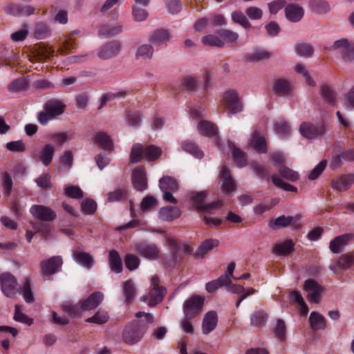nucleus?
Instances as JSON below:
<instances>
[{"mask_svg":"<svg viewBox=\"0 0 354 354\" xmlns=\"http://www.w3.org/2000/svg\"><path fill=\"white\" fill-rule=\"evenodd\" d=\"M104 295L102 292H95L84 300L80 304V306L79 305H65L63 306V310L75 316L79 314L80 310L86 311L96 308L102 303Z\"/></svg>","mask_w":354,"mask_h":354,"instance_id":"1","label":"nucleus"},{"mask_svg":"<svg viewBox=\"0 0 354 354\" xmlns=\"http://www.w3.org/2000/svg\"><path fill=\"white\" fill-rule=\"evenodd\" d=\"M221 104L228 115H234L243 111V104L239 93L234 89H230L223 94Z\"/></svg>","mask_w":354,"mask_h":354,"instance_id":"2","label":"nucleus"},{"mask_svg":"<svg viewBox=\"0 0 354 354\" xmlns=\"http://www.w3.org/2000/svg\"><path fill=\"white\" fill-rule=\"evenodd\" d=\"M206 192H198L192 197L194 207L198 211H203L207 213L214 214V210L222 206L221 201H216L205 204Z\"/></svg>","mask_w":354,"mask_h":354,"instance_id":"3","label":"nucleus"},{"mask_svg":"<svg viewBox=\"0 0 354 354\" xmlns=\"http://www.w3.org/2000/svg\"><path fill=\"white\" fill-rule=\"evenodd\" d=\"M205 299L199 295H193L183 304L184 316L195 317L203 311Z\"/></svg>","mask_w":354,"mask_h":354,"instance_id":"4","label":"nucleus"},{"mask_svg":"<svg viewBox=\"0 0 354 354\" xmlns=\"http://www.w3.org/2000/svg\"><path fill=\"white\" fill-rule=\"evenodd\" d=\"M0 281L1 290L8 297L14 298L20 290L16 278L11 274H2Z\"/></svg>","mask_w":354,"mask_h":354,"instance_id":"5","label":"nucleus"},{"mask_svg":"<svg viewBox=\"0 0 354 354\" xmlns=\"http://www.w3.org/2000/svg\"><path fill=\"white\" fill-rule=\"evenodd\" d=\"M141 322L136 321L126 326L122 333V338L126 344L131 345L141 339L144 334V330L140 328Z\"/></svg>","mask_w":354,"mask_h":354,"instance_id":"6","label":"nucleus"},{"mask_svg":"<svg viewBox=\"0 0 354 354\" xmlns=\"http://www.w3.org/2000/svg\"><path fill=\"white\" fill-rule=\"evenodd\" d=\"M122 50V44L118 40H112L99 48L97 56L102 59H109L117 56Z\"/></svg>","mask_w":354,"mask_h":354,"instance_id":"7","label":"nucleus"},{"mask_svg":"<svg viewBox=\"0 0 354 354\" xmlns=\"http://www.w3.org/2000/svg\"><path fill=\"white\" fill-rule=\"evenodd\" d=\"M63 261L60 256H54L40 262V270L44 275L50 276L60 270Z\"/></svg>","mask_w":354,"mask_h":354,"instance_id":"8","label":"nucleus"},{"mask_svg":"<svg viewBox=\"0 0 354 354\" xmlns=\"http://www.w3.org/2000/svg\"><path fill=\"white\" fill-rule=\"evenodd\" d=\"M299 131L304 137L313 139L323 136L326 132V127L324 124H314L310 122H303L300 125Z\"/></svg>","mask_w":354,"mask_h":354,"instance_id":"9","label":"nucleus"},{"mask_svg":"<svg viewBox=\"0 0 354 354\" xmlns=\"http://www.w3.org/2000/svg\"><path fill=\"white\" fill-rule=\"evenodd\" d=\"M304 289L309 292L308 299L309 301L315 304L319 303L321 300V294L324 290V288L319 285L315 279H308L306 280Z\"/></svg>","mask_w":354,"mask_h":354,"instance_id":"10","label":"nucleus"},{"mask_svg":"<svg viewBox=\"0 0 354 354\" xmlns=\"http://www.w3.org/2000/svg\"><path fill=\"white\" fill-rule=\"evenodd\" d=\"M30 213L35 218L46 222L54 221L57 214L50 207L42 205H34L30 207Z\"/></svg>","mask_w":354,"mask_h":354,"instance_id":"11","label":"nucleus"},{"mask_svg":"<svg viewBox=\"0 0 354 354\" xmlns=\"http://www.w3.org/2000/svg\"><path fill=\"white\" fill-rule=\"evenodd\" d=\"M333 48L339 50L345 62L354 63V43H348L346 39H342L334 42Z\"/></svg>","mask_w":354,"mask_h":354,"instance_id":"12","label":"nucleus"},{"mask_svg":"<svg viewBox=\"0 0 354 354\" xmlns=\"http://www.w3.org/2000/svg\"><path fill=\"white\" fill-rule=\"evenodd\" d=\"M132 183L134 188L138 192H142L147 188V178L145 169L138 167L132 172Z\"/></svg>","mask_w":354,"mask_h":354,"instance_id":"13","label":"nucleus"},{"mask_svg":"<svg viewBox=\"0 0 354 354\" xmlns=\"http://www.w3.org/2000/svg\"><path fill=\"white\" fill-rule=\"evenodd\" d=\"M354 183V174H344L331 180L330 186L334 190L345 192Z\"/></svg>","mask_w":354,"mask_h":354,"instance_id":"14","label":"nucleus"},{"mask_svg":"<svg viewBox=\"0 0 354 354\" xmlns=\"http://www.w3.org/2000/svg\"><path fill=\"white\" fill-rule=\"evenodd\" d=\"M353 234H344L332 239L329 244L330 250L335 254L343 252L344 248L353 239Z\"/></svg>","mask_w":354,"mask_h":354,"instance_id":"15","label":"nucleus"},{"mask_svg":"<svg viewBox=\"0 0 354 354\" xmlns=\"http://www.w3.org/2000/svg\"><path fill=\"white\" fill-rule=\"evenodd\" d=\"M222 181L221 190L225 194H230L234 192L236 188L235 181L233 180L229 168L224 165L221 174Z\"/></svg>","mask_w":354,"mask_h":354,"instance_id":"16","label":"nucleus"},{"mask_svg":"<svg viewBox=\"0 0 354 354\" xmlns=\"http://www.w3.org/2000/svg\"><path fill=\"white\" fill-rule=\"evenodd\" d=\"M123 31V26L120 23H106L102 24L98 30V35L105 38H111L120 34Z\"/></svg>","mask_w":354,"mask_h":354,"instance_id":"17","label":"nucleus"},{"mask_svg":"<svg viewBox=\"0 0 354 354\" xmlns=\"http://www.w3.org/2000/svg\"><path fill=\"white\" fill-rule=\"evenodd\" d=\"M218 324V315L216 311L211 310L207 312L203 319L202 332L207 335L213 331Z\"/></svg>","mask_w":354,"mask_h":354,"instance_id":"18","label":"nucleus"},{"mask_svg":"<svg viewBox=\"0 0 354 354\" xmlns=\"http://www.w3.org/2000/svg\"><path fill=\"white\" fill-rule=\"evenodd\" d=\"M170 38V32L168 30L158 28L151 34L149 41L152 45L159 46L166 44Z\"/></svg>","mask_w":354,"mask_h":354,"instance_id":"19","label":"nucleus"},{"mask_svg":"<svg viewBox=\"0 0 354 354\" xmlns=\"http://www.w3.org/2000/svg\"><path fill=\"white\" fill-rule=\"evenodd\" d=\"M35 8L31 6L10 4L6 8V12L13 16H30L34 14Z\"/></svg>","mask_w":354,"mask_h":354,"instance_id":"20","label":"nucleus"},{"mask_svg":"<svg viewBox=\"0 0 354 354\" xmlns=\"http://www.w3.org/2000/svg\"><path fill=\"white\" fill-rule=\"evenodd\" d=\"M285 14L290 21L296 23L302 19L304 10L296 4H289L285 8Z\"/></svg>","mask_w":354,"mask_h":354,"instance_id":"21","label":"nucleus"},{"mask_svg":"<svg viewBox=\"0 0 354 354\" xmlns=\"http://www.w3.org/2000/svg\"><path fill=\"white\" fill-rule=\"evenodd\" d=\"M219 241L214 239H206L197 248L194 254L195 258H203L207 253L209 252L213 248L217 247Z\"/></svg>","mask_w":354,"mask_h":354,"instance_id":"22","label":"nucleus"},{"mask_svg":"<svg viewBox=\"0 0 354 354\" xmlns=\"http://www.w3.org/2000/svg\"><path fill=\"white\" fill-rule=\"evenodd\" d=\"M295 243L292 240L288 239L276 244L272 252L276 255L288 256L295 250Z\"/></svg>","mask_w":354,"mask_h":354,"instance_id":"23","label":"nucleus"},{"mask_svg":"<svg viewBox=\"0 0 354 354\" xmlns=\"http://www.w3.org/2000/svg\"><path fill=\"white\" fill-rule=\"evenodd\" d=\"M137 249L139 254L146 259L153 260L159 257V250L155 244L140 245Z\"/></svg>","mask_w":354,"mask_h":354,"instance_id":"24","label":"nucleus"},{"mask_svg":"<svg viewBox=\"0 0 354 354\" xmlns=\"http://www.w3.org/2000/svg\"><path fill=\"white\" fill-rule=\"evenodd\" d=\"M74 260L87 269L91 268L94 263L93 257L87 252L75 251L73 254Z\"/></svg>","mask_w":354,"mask_h":354,"instance_id":"25","label":"nucleus"},{"mask_svg":"<svg viewBox=\"0 0 354 354\" xmlns=\"http://www.w3.org/2000/svg\"><path fill=\"white\" fill-rule=\"evenodd\" d=\"M65 105L59 100H50L45 104V110L48 111L54 118L64 113Z\"/></svg>","mask_w":354,"mask_h":354,"instance_id":"26","label":"nucleus"},{"mask_svg":"<svg viewBox=\"0 0 354 354\" xmlns=\"http://www.w3.org/2000/svg\"><path fill=\"white\" fill-rule=\"evenodd\" d=\"M93 140L96 145L104 150H111L113 148V141L111 137L104 131L95 133Z\"/></svg>","mask_w":354,"mask_h":354,"instance_id":"27","label":"nucleus"},{"mask_svg":"<svg viewBox=\"0 0 354 354\" xmlns=\"http://www.w3.org/2000/svg\"><path fill=\"white\" fill-rule=\"evenodd\" d=\"M55 153V147L50 145H46L39 153L37 156L39 161L44 165L48 166L52 162L53 155Z\"/></svg>","mask_w":354,"mask_h":354,"instance_id":"28","label":"nucleus"},{"mask_svg":"<svg viewBox=\"0 0 354 354\" xmlns=\"http://www.w3.org/2000/svg\"><path fill=\"white\" fill-rule=\"evenodd\" d=\"M181 147L183 151L190 153L196 158L201 159L204 156L203 151L191 140L183 141L181 144Z\"/></svg>","mask_w":354,"mask_h":354,"instance_id":"29","label":"nucleus"},{"mask_svg":"<svg viewBox=\"0 0 354 354\" xmlns=\"http://www.w3.org/2000/svg\"><path fill=\"white\" fill-rule=\"evenodd\" d=\"M309 322L313 330L324 329L326 327L325 317L319 313L313 311L309 316Z\"/></svg>","mask_w":354,"mask_h":354,"instance_id":"30","label":"nucleus"},{"mask_svg":"<svg viewBox=\"0 0 354 354\" xmlns=\"http://www.w3.org/2000/svg\"><path fill=\"white\" fill-rule=\"evenodd\" d=\"M231 283V280L227 275H221L217 279L212 280L206 283L205 289L209 293H212L222 286H227Z\"/></svg>","mask_w":354,"mask_h":354,"instance_id":"31","label":"nucleus"},{"mask_svg":"<svg viewBox=\"0 0 354 354\" xmlns=\"http://www.w3.org/2000/svg\"><path fill=\"white\" fill-rule=\"evenodd\" d=\"M271 53L266 50H257L243 56V60L248 62H257L270 59Z\"/></svg>","mask_w":354,"mask_h":354,"instance_id":"32","label":"nucleus"},{"mask_svg":"<svg viewBox=\"0 0 354 354\" xmlns=\"http://www.w3.org/2000/svg\"><path fill=\"white\" fill-rule=\"evenodd\" d=\"M198 130L201 135L207 137L216 136L218 132L217 127L207 120H203L198 123Z\"/></svg>","mask_w":354,"mask_h":354,"instance_id":"33","label":"nucleus"},{"mask_svg":"<svg viewBox=\"0 0 354 354\" xmlns=\"http://www.w3.org/2000/svg\"><path fill=\"white\" fill-rule=\"evenodd\" d=\"M153 47L151 44H145L139 46L136 52L137 59L148 60L153 57Z\"/></svg>","mask_w":354,"mask_h":354,"instance_id":"34","label":"nucleus"},{"mask_svg":"<svg viewBox=\"0 0 354 354\" xmlns=\"http://www.w3.org/2000/svg\"><path fill=\"white\" fill-rule=\"evenodd\" d=\"M109 263L110 268L113 272L115 273H120L122 272V259L116 250H111L109 252Z\"/></svg>","mask_w":354,"mask_h":354,"instance_id":"35","label":"nucleus"},{"mask_svg":"<svg viewBox=\"0 0 354 354\" xmlns=\"http://www.w3.org/2000/svg\"><path fill=\"white\" fill-rule=\"evenodd\" d=\"M320 95L325 103L333 106L336 105L335 93L328 85H323L321 86Z\"/></svg>","mask_w":354,"mask_h":354,"instance_id":"36","label":"nucleus"},{"mask_svg":"<svg viewBox=\"0 0 354 354\" xmlns=\"http://www.w3.org/2000/svg\"><path fill=\"white\" fill-rule=\"evenodd\" d=\"M291 89L290 82L283 79L277 80L273 86L274 93L279 96L288 95L290 93Z\"/></svg>","mask_w":354,"mask_h":354,"instance_id":"37","label":"nucleus"},{"mask_svg":"<svg viewBox=\"0 0 354 354\" xmlns=\"http://www.w3.org/2000/svg\"><path fill=\"white\" fill-rule=\"evenodd\" d=\"M18 293L21 294L25 301L31 304L34 302L35 297L32 291L31 281L28 278H26L23 283V287L20 288Z\"/></svg>","mask_w":354,"mask_h":354,"instance_id":"38","label":"nucleus"},{"mask_svg":"<svg viewBox=\"0 0 354 354\" xmlns=\"http://www.w3.org/2000/svg\"><path fill=\"white\" fill-rule=\"evenodd\" d=\"M354 265V254L346 253L339 257L336 266L342 270H348Z\"/></svg>","mask_w":354,"mask_h":354,"instance_id":"39","label":"nucleus"},{"mask_svg":"<svg viewBox=\"0 0 354 354\" xmlns=\"http://www.w3.org/2000/svg\"><path fill=\"white\" fill-rule=\"evenodd\" d=\"M122 294L126 303L130 304L133 301L136 297V288L132 281L129 280L124 283Z\"/></svg>","mask_w":354,"mask_h":354,"instance_id":"40","label":"nucleus"},{"mask_svg":"<svg viewBox=\"0 0 354 354\" xmlns=\"http://www.w3.org/2000/svg\"><path fill=\"white\" fill-rule=\"evenodd\" d=\"M145 148L140 143L134 144L130 153L131 163H136L141 161L144 158Z\"/></svg>","mask_w":354,"mask_h":354,"instance_id":"41","label":"nucleus"},{"mask_svg":"<svg viewBox=\"0 0 354 354\" xmlns=\"http://www.w3.org/2000/svg\"><path fill=\"white\" fill-rule=\"evenodd\" d=\"M176 214V209L174 207L168 205L160 209L158 212V216L162 221H171L175 219Z\"/></svg>","mask_w":354,"mask_h":354,"instance_id":"42","label":"nucleus"},{"mask_svg":"<svg viewBox=\"0 0 354 354\" xmlns=\"http://www.w3.org/2000/svg\"><path fill=\"white\" fill-rule=\"evenodd\" d=\"M165 294V289L163 288H152L149 293V306H154L160 303Z\"/></svg>","mask_w":354,"mask_h":354,"instance_id":"43","label":"nucleus"},{"mask_svg":"<svg viewBox=\"0 0 354 354\" xmlns=\"http://www.w3.org/2000/svg\"><path fill=\"white\" fill-rule=\"evenodd\" d=\"M198 85V80L195 76H186L181 80L183 89L189 92H194Z\"/></svg>","mask_w":354,"mask_h":354,"instance_id":"44","label":"nucleus"},{"mask_svg":"<svg viewBox=\"0 0 354 354\" xmlns=\"http://www.w3.org/2000/svg\"><path fill=\"white\" fill-rule=\"evenodd\" d=\"M310 6L312 11L317 14H324L330 10L328 3L324 0H311Z\"/></svg>","mask_w":354,"mask_h":354,"instance_id":"45","label":"nucleus"},{"mask_svg":"<svg viewBox=\"0 0 354 354\" xmlns=\"http://www.w3.org/2000/svg\"><path fill=\"white\" fill-rule=\"evenodd\" d=\"M159 187L161 191H175L177 189V183L174 178L165 176L159 180Z\"/></svg>","mask_w":354,"mask_h":354,"instance_id":"46","label":"nucleus"},{"mask_svg":"<svg viewBox=\"0 0 354 354\" xmlns=\"http://www.w3.org/2000/svg\"><path fill=\"white\" fill-rule=\"evenodd\" d=\"M162 153L160 148L155 145H149L145 148L144 158L147 161H153L158 159Z\"/></svg>","mask_w":354,"mask_h":354,"instance_id":"47","label":"nucleus"},{"mask_svg":"<svg viewBox=\"0 0 354 354\" xmlns=\"http://www.w3.org/2000/svg\"><path fill=\"white\" fill-rule=\"evenodd\" d=\"M158 205V200L152 196H146L140 203V210L143 212L150 211Z\"/></svg>","mask_w":354,"mask_h":354,"instance_id":"48","label":"nucleus"},{"mask_svg":"<svg viewBox=\"0 0 354 354\" xmlns=\"http://www.w3.org/2000/svg\"><path fill=\"white\" fill-rule=\"evenodd\" d=\"M251 145L259 153H265L266 151L265 138L257 133L254 134L252 138Z\"/></svg>","mask_w":354,"mask_h":354,"instance_id":"49","label":"nucleus"},{"mask_svg":"<svg viewBox=\"0 0 354 354\" xmlns=\"http://www.w3.org/2000/svg\"><path fill=\"white\" fill-rule=\"evenodd\" d=\"M295 49L297 55L301 57H310L314 53L313 46L306 43L297 44L295 46Z\"/></svg>","mask_w":354,"mask_h":354,"instance_id":"50","label":"nucleus"},{"mask_svg":"<svg viewBox=\"0 0 354 354\" xmlns=\"http://www.w3.org/2000/svg\"><path fill=\"white\" fill-rule=\"evenodd\" d=\"M232 156L236 165L243 167L247 164L246 154L244 151L233 146Z\"/></svg>","mask_w":354,"mask_h":354,"instance_id":"51","label":"nucleus"},{"mask_svg":"<svg viewBox=\"0 0 354 354\" xmlns=\"http://www.w3.org/2000/svg\"><path fill=\"white\" fill-rule=\"evenodd\" d=\"M268 315L262 310H258L251 315V324L256 326H264L267 322Z\"/></svg>","mask_w":354,"mask_h":354,"instance_id":"52","label":"nucleus"},{"mask_svg":"<svg viewBox=\"0 0 354 354\" xmlns=\"http://www.w3.org/2000/svg\"><path fill=\"white\" fill-rule=\"evenodd\" d=\"M14 319L17 322L26 324L28 326H30L33 323L32 319L22 313V306L19 304H16L15 306Z\"/></svg>","mask_w":354,"mask_h":354,"instance_id":"53","label":"nucleus"},{"mask_svg":"<svg viewBox=\"0 0 354 354\" xmlns=\"http://www.w3.org/2000/svg\"><path fill=\"white\" fill-rule=\"evenodd\" d=\"M232 19L234 22L242 26L244 28H249L251 24L247 17L241 11H234L232 13Z\"/></svg>","mask_w":354,"mask_h":354,"instance_id":"54","label":"nucleus"},{"mask_svg":"<svg viewBox=\"0 0 354 354\" xmlns=\"http://www.w3.org/2000/svg\"><path fill=\"white\" fill-rule=\"evenodd\" d=\"M272 183L277 187L283 189L286 192H297V188L289 183H287L279 178L277 175L272 176Z\"/></svg>","mask_w":354,"mask_h":354,"instance_id":"55","label":"nucleus"},{"mask_svg":"<svg viewBox=\"0 0 354 354\" xmlns=\"http://www.w3.org/2000/svg\"><path fill=\"white\" fill-rule=\"evenodd\" d=\"M203 43L205 45H207L212 47L221 48L224 46L223 40L215 35H207L204 37L202 39Z\"/></svg>","mask_w":354,"mask_h":354,"instance_id":"56","label":"nucleus"},{"mask_svg":"<svg viewBox=\"0 0 354 354\" xmlns=\"http://www.w3.org/2000/svg\"><path fill=\"white\" fill-rule=\"evenodd\" d=\"M148 12L140 6H132V16L136 21H143L148 17Z\"/></svg>","mask_w":354,"mask_h":354,"instance_id":"57","label":"nucleus"},{"mask_svg":"<svg viewBox=\"0 0 354 354\" xmlns=\"http://www.w3.org/2000/svg\"><path fill=\"white\" fill-rule=\"evenodd\" d=\"M301 219L300 215H297L295 217L288 216H286L284 215L280 216L274 220V225L278 227H287L293 221H299Z\"/></svg>","mask_w":354,"mask_h":354,"instance_id":"58","label":"nucleus"},{"mask_svg":"<svg viewBox=\"0 0 354 354\" xmlns=\"http://www.w3.org/2000/svg\"><path fill=\"white\" fill-rule=\"evenodd\" d=\"M109 319V315L106 312L98 310L93 317L87 318L85 321L88 323H95L103 324Z\"/></svg>","mask_w":354,"mask_h":354,"instance_id":"59","label":"nucleus"},{"mask_svg":"<svg viewBox=\"0 0 354 354\" xmlns=\"http://www.w3.org/2000/svg\"><path fill=\"white\" fill-rule=\"evenodd\" d=\"M48 138L50 140H55L56 143L62 145L64 143L71 140L72 136L68 132H57L49 134Z\"/></svg>","mask_w":354,"mask_h":354,"instance_id":"60","label":"nucleus"},{"mask_svg":"<svg viewBox=\"0 0 354 354\" xmlns=\"http://www.w3.org/2000/svg\"><path fill=\"white\" fill-rule=\"evenodd\" d=\"M279 173L282 177L290 181H297L299 177V175L297 171H295L286 166L280 167Z\"/></svg>","mask_w":354,"mask_h":354,"instance_id":"61","label":"nucleus"},{"mask_svg":"<svg viewBox=\"0 0 354 354\" xmlns=\"http://www.w3.org/2000/svg\"><path fill=\"white\" fill-rule=\"evenodd\" d=\"M64 194L68 197L79 199L82 198L83 192L78 186L70 185L64 188Z\"/></svg>","mask_w":354,"mask_h":354,"instance_id":"62","label":"nucleus"},{"mask_svg":"<svg viewBox=\"0 0 354 354\" xmlns=\"http://www.w3.org/2000/svg\"><path fill=\"white\" fill-rule=\"evenodd\" d=\"M33 229L35 232H38L44 239H47L50 232V225L47 223L42 222H36L33 224Z\"/></svg>","mask_w":354,"mask_h":354,"instance_id":"63","label":"nucleus"},{"mask_svg":"<svg viewBox=\"0 0 354 354\" xmlns=\"http://www.w3.org/2000/svg\"><path fill=\"white\" fill-rule=\"evenodd\" d=\"M26 86V82L24 79H17L8 86V89L10 92L16 93L25 90Z\"/></svg>","mask_w":354,"mask_h":354,"instance_id":"64","label":"nucleus"}]
</instances>
